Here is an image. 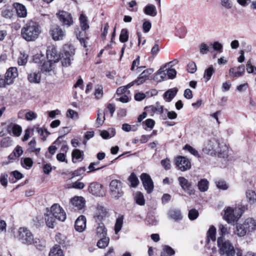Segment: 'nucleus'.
<instances>
[{
	"label": "nucleus",
	"instance_id": "obj_1",
	"mask_svg": "<svg viewBox=\"0 0 256 256\" xmlns=\"http://www.w3.org/2000/svg\"><path fill=\"white\" fill-rule=\"evenodd\" d=\"M66 218L64 210L57 204H53L50 210L47 208L46 212L44 214L46 224L50 228H54L56 220L64 222Z\"/></svg>",
	"mask_w": 256,
	"mask_h": 256
},
{
	"label": "nucleus",
	"instance_id": "obj_2",
	"mask_svg": "<svg viewBox=\"0 0 256 256\" xmlns=\"http://www.w3.org/2000/svg\"><path fill=\"white\" fill-rule=\"evenodd\" d=\"M42 32L41 27L36 22H28L21 30L22 37L27 42L36 40Z\"/></svg>",
	"mask_w": 256,
	"mask_h": 256
},
{
	"label": "nucleus",
	"instance_id": "obj_3",
	"mask_svg": "<svg viewBox=\"0 0 256 256\" xmlns=\"http://www.w3.org/2000/svg\"><path fill=\"white\" fill-rule=\"evenodd\" d=\"M204 152L212 156H217L220 158L228 156V149L226 146L221 144L219 141L212 138L204 144Z\"/></svg>",
	"mask_w": 256,
	"mask_h": 256
},
{
	"label": "nucleus",
	"instance_id": "obj_4",
	"mask_svg": "<svg viewBox=\"0 0 256 256\" xmlns=\"http://www.w3.org/2000/svg\"><path fill=\"white\" fill-rule=\"evenodd\" d=\"M217 243L221 256H234L235 250L229 240L220 236L218 238Z\"/></svg>",
	"mask_w": 256,
	"mask_h": 256
},
{
	"label": "nucleus",
	"instance_id": "obj_5",
	"mask_svg": "<svg viewBox=\"0 0 256 256\" xmlns=\"http://www.w3.org/2000/svg\"><path fill=\"white\" fill-rule=\"evenodd\" d=\"M74 48L73 46L66 45L64 48V52L60 58L61 62L63 66L68 67L70 65L71 62L74 60Z\"/></svg>",
	"mask_w": 256,
	"mask_h": 256
},
{
	"label": "nucleus",
	"instance_id": "obj_6",
	"mask_svg": "<svg viewBox=\"0 0 256 256\" xmlns=\"http://www.w3.org/2000/svg\"><path fill=\"white\" fill-rule=\"evenodd\" d=\"M18 238L22 244L27 245L32 244L35 239L31 232L24 227L18 229Z\"/></svg>",
	"mask_w": 256,
	"mask_h": 256
},
{
	"label": "nucleus",
	"instance_id": "obj_7",
	"mask_svg": "<svg viewBox=\"0 0 256 256\" xmlns=\"http://www.w3.org/2000/svg\"><path fill=\"white\" fill-rule=\"evenodd\" d=\"M110 194L116 200L118 199L124 194L122 183L118 180H114L110 184Z\"/></svg>",
	"mask_w": 256,
	"mask_h": 256
},
{
	"label": "nucleus",
	"instance_id": "obj_8",
	"mask_svg": "<svg viewBox=\"0 0 256 256\" xmlns=\"http://www.w3.org/2000/svg\"><path fill=\"white\" fill-rule=\"evenodd\" d=\"M224 214L223 218L228 224H232L236 222L240 218L236 211L232 207L228 206L224 210Z\"/></svg>",
	"mask_w": 256,
	"mask_h": 256
},
{
	"label": "nucleus",
	"instance_id": "obj_9",
	"mask_svg": "<svg viewBox=\"0 0 256 256\" xmlns=\"http://www.w3.org/2000/svg\"><path fill=\"white\" fill-rule=\"evenodd\" d=\"M108 216V212L104 206L101 205L97 206L94 217L96 222H102Z\"/></svg>",
	"mask_w": 256,
	"mask_h": 256
},
{
	"label": "nucleus",
	"instance_id": "obj_10",
	"mask_svg": "<svg viewBox=\"0 0 256 256\" xmlns=\"http://www.w3.org/2000/svg\"><path fill=\"white\" fill-rule=\"evenodd\" d=\"M154 72L153 68H148L144 70L138 76L137 80L129 83L128 87L132 86L134 84L138 85L144 82L150 78V76Z\"/></svg>",
	"mask_w": 256,
	"mask_h": 256
},
{
	"label": "nucleus",
	"instance_id": "obj_11",
	"mask_svg": "<svg viewBox=\"0 0 256 256\" xmlns=\"http://www.w3.org/2000/svg\"><path fill=\"white\" fill-rule=\"evenodd\" d=\"M176 164L178 169L182 172L186 171L191 168L190 160L182 156H179L176 158Z\"/></svg>",
	"mask_w": 256,
	"mask_h": 256
},
{
	"label": "nucleus",
	"instance_id": "obj_12",
	"mask_svg": "<svg viewBox=\"0 0 256 256\" xmlns=\"http://www.w3.org/2000/svg\"><path fill=\"white\" fill-rule=\"evenodd\" d=\"M140 178L144 189L148 194L151 193L154 190V186L150 175L146 173H142Z\"/></svg>",
	"mask_w": 256,
	"mask_h": 256
},
{
	"label": "nucleus",
	"instance_id": "obj_13",
	"mask_svg": "<svg viewBox=\"0 0 256 256\" xmlns=\"http://www.w3.org/2000/svg\"><path fill=\"white\" fill-rule=\"evenodd\" d=\"M178 181L182 188L186 192L190 195H193L195 194L194 190L192 188V182L182 176L178 178Z\"/></svg>",
	"mask_w": 256,
	"mask_h": 256
},
{
	"label": "nucleus",
	"instance_id": "obj_14",
	"mask_svg": "<svg viewBox=\"0 0 256 256\" xmlns=\"http://www.w3.org/2000/svg\"><path fill=\"white\" fill-rule=\"evenodd\" d=\"M58 19L62 24L68 27L74 23L71 14L65 11H60L58 14Z\"/></svg>",
	"mask_w": 256,
	"mask_h": 256
},
{
	"label": "nucleus",
	"instance_id": "obj_15",
	"mask_svg": "<svg viewBox=\"0 0 256 256\" xmlns=\"http://www.w3.org/2000/svg\"><path fill=\"white\" fill-rule=\"evenodd\" d=\"M50 34L54 40H62L65 36V32L58 26H52L50 30Z\"/></svg>",
	"mask_w": 256,
	"mask_h": 256
},
{
	"label": "nucleus",
	"instance_id": "obj_16",
	"mask_svg": "<svg viewBox=\"0 0 256 256\" xmlns=\"http://www.w3.org/2000/svg\"><path fill=\"white\" fill-rule=\"evenodd\" d=\"M88 190L90 192L96 196H102L104 194L102 186L98 182L91 183L88 186Z\"/></svg>",
	"mask_w": 256,
	"mask_h": 256
},
{
	"label": "nucleus",
	"instance_id": "obj_17",
	"mask_svg": "<svg viewBox=\"0 0 256 256\" xmlns=\"http://www.w3.org/2000/svg\"><path fill=\"white\" fill-rule=\"evenodd\" d=\"M144 110L148 112L150 116H152L155 113L162 114L164 112V108L160 102H157L155 105L146 106Z\"/></svg>",
	"mask_w": 256,
	"mask_h": 256
},
{
	"label": "nucleus",
	"instance_id": "obj_18",
	"mask_svg": "<svg viewBox=\"0 0 256 256\" xmlns=\"http://www.w3.org/2000/svg\"><path fill=\"white\" fill-rule=\"evenodd\" d=\"M168 216L170 219L174 220L176 222H178L182 220V215L181 210L176 208H172L168 210Z\"/></svg>",
	"mask_w": 256,
	"mask_h": 256
},
{
	"label": "nucleus",
	"instance_id": "obj_19",
	"mask_svg": "<svg viewBox=\"0 0 256 256\" xmlns=\"http://www.w3.org/2000/svg\"><path fill=\"white\" fill-rule=\"evenodd\" d=\"M18 76L17 68L16 67H11L9 68L6 73V76L7 82V85L12 84L14 80Z\"/></svg>",
	"mask_w": 256,
	"mask_h": 256
},
{
	"label": "nucleus",
	"instance_id": "obj_20",
	"mask_svg": "<svg viewBox=\"0 0 256 256\" xmlns=\"http://www.w3.org/2000/svg\"><path fill=\"white\" fill-rule=\"evenodd\" d=\"M244 224L248 233L254 232L256 230V218H248L244 220Z\"/></svg>",
	"mask_w": 256,
	"mask_h": 256
},
{
	"label": "nucleus",
	"instance_id": "obj_21",
	"mask_svg": "<svg viewBox=\"0 0 256 256\" xmlns=\"http://www.w3.org/2000/svg\"><path fill=\"white\" fill-rule=\"evenodd\" d=\"M46 56L48 60L53 63L58 62L60 58V56L56 48L48 50L46 52Z\"/></svg>",
	"mask_w": 256,
	"mask_h": 256
},
{
	"label": "nucleus",
	"instance_id": "obj_22",
	"mask_svg": "<svg viewBox=\"0 0 256 256\" xmlns=\"http://www.w3.org/2000/svg\"><path fill=\"white\" fill-rule=\"evenodd\" d=\"M75 229L79 232H83L86 228V218L84 216H79L75 222Z\"/></svg>",
	"mask_w": 256,
	"mask_h": 256
},
{
	"label": "nucleus",
	"instance_id": "obj_23",
	"mask_svg": "<svg viewBox=\"0 0 256 256\" xmlns=\"http://www.w3.org/2000/svg\"><path fill=\"white\" fill-rule=\"evenodd\" d=\"M70 202L77 210H82L84 206L85 200L82 196H74L71 199Z\"/></svg>",
	"mask_w": 256,
	"mask_h": 256
},
{
	"label": "nucleus",
	"instance_id": "obj_24",
	"mask_svg": "<svg viewBox=\"0 0 256 256\" xmlns=\"http://www.w3.org/2000/svg\"><path fill=\"white\" fill-rule=\"evenodd\" d=\"M96 234L98 238L103 237L107 235V229L102 222H96Z\"/></svg>",
	"mask_w": 256,
	"mask_h": 256
},
{
	"label": "nucleus",
	"instance_id": "obj_25",
	"mask_svg": "<svg viewBox=\"0 0 256 256\" xmlns=\"http://www.w3.org/2000/svg\"><path fill=\"white\" fill-rule=\"evenodd\" d=\"M236 68L238 70L237 72L236 71L235 68H230L229 70L230 74L234 77L236 78H238L242 76L245 72L244 66L242 64L238 66Z\"/></svg>",
	"mask_w": 256,
	"mask_h": 256
},
{
	"label": "nucleus",
	"instance_id": "obj_26",
	"mask_svg": "<svg viewBox=\"0 0 256 256\" xmlns=\"http://www.w3.org/2000/svg\"><path fill=\"white\" fill-rule=\"evenodd\" d=\"M14 6L19 17L24 18L26 16L27 11L26 7L24 5L16 2L14 4Z\"/></svg>",
	"mask_w": 256,
	"mask_h": 256
},
{
	"label": "nucleus",
	"instance_id": "obj_27",
	"mask_svg": "<svg viewBox=\"0 0 256 256\" xmlns=\"http://www.w3.org/2000/svg\"><path fill=\"white\" fill-rule=\"evenodd\" d=\"M234 233L238 236L242 237L248 233V232L246 228H245V226L244 223L243 224H238L236 225Z\"/></svg>",
	"mask_w": 256,
	"mask_h": 256
},
{
	"label": "nucleus",
	"instance_id": "obj_28",
	"mask_svg": "<svg viewBox=\"0 0 256 256\" xmlns=\"http://www.w3.org/2000/svg\"><path fill=\"white\" fill-rule=\"evenodd\" d=\"M178 90L176 88H171L168 90L164 94V98L166 101L170 102L176 96Z\"/></svg>",
	"mask_w": 256,
	"mask_h": 256
},
{
	"label": "nucleus",
	"instance_id": "obj_29",
	"mask_svg": "<svg viewBox=\"0 0 256 256\" xmlns=\"http://www.w3.org/2000/svg\"><path fill=\"white\" fill-rule=\"evenodd\" d=\"M28 78L30 83L38 84L40 82L41 74L39 72H32L28 74Z\"/></svg>",
	"mask_w": 256,
	"mask_h": 256
},
{
	"label": "nucleus",
	"instance_id": "obj_30",
	"mask_svg": "<svg viewBox=\"0 0 256 256\" xmlns=\"http://www.w3.org/2000/svg\"><path fill=\"white\" fill-rule=\"evenodd\" d=\"M144 12L151 16H155L157 14L156 8L152 4L147 5L144 8Z\"/></svg>",
	"mask_w": 256,
	"mask_h": 256
},
{
	"label": "nucleus",
	"instance_id": "obj_31",
	"mask_svg": "<svg viewBox=\"0 0 256 256\" xmlns=\"http://www.w3.org/2000/svg\"><path fill=\"white\" fill-rule=\"evenodd\" d=\"M49 256H64V253L60 246L55 245L51 249L49 253Z\"/></svg>",
	"mask_w": 256,
	"mask_h": 256
},
{
	"label": "nucleus",
	"instance_id": "obj_32",
	"mask_svg": "<svg viewBox=\"0 0 256 256\" xmlns=\"http://www.w3.org/2000/svg\"><path fill=\"white\" fill-rule=\"evenodd\" d=\"M246 195L247 200L250 204H254L256 202V194L254 190H248Z\"/></svg>",
	"mask_w": 256,
	"mask_h": 256
},
{
	"label": "nucleus",
	"instance_id": "obj_33",
	"mask_svg": "<svg viewBox=\"0 0 256 256\" xmlns=\"http://www.w3.org/2000/svg\"><path fill=\"white\" fill-rule=\"evenodd\" d=\"M209 185L208 181L205 178L202 179L198 182V190L202 192H204L208 190Z\"/></svg>",
	"mask_w": 256,
	"mask_h": 256
},
{
	"label": "nucleus",
	"instance_id": "obj_34",
	"mask_svg": "<svg viewBox=\"0 0 256 256\" xmlns=\"http://www.w3.org/2000/svg\"><path fill=\"white\" fill-rule=\"evenodd\" d=\"M124 218V216L122 215L119 216L116 218L114 226V232L116 234H118L121 230L123 224Z\"/></svg>",
	"mask_w": 256,
	"mask_h": 256
},
{
	"label": "nucleus",
	"instance_id": "obj_35",
	"mask_svg": "<svg viewBox=\"0 0 256 256\" xmlns=\"http://www.w3.org/2000/svg\"><path fill=\"white\" fill-rule=\"evenodd\" d=\"M105 114L102 110H98L97 114V118L96 120V126L97 128L101 126L105 120Z\"/></svg>",
	"mask_w": 256,
	"mask_h": 256
},
{
	"label": "nucleus",
	"instance_id": "obj_36",
	"mask_svg": "<svg viewBox=\"0 0 256 256\" xmlns=\"http://www.w3.org/2000/svg\"><path fill=\"white\" fill-rule=\"evenodd\" d=\"M216 228L214 226H211L208 229L207 232V240L206 241L208 242L212 240V241L216 240Z\"/></svg>",
	"mask_w": 256,
	"mask_h": 256
},
{
	"label": "nucleus",
	"instance_id": "obj_37",
	"mask_svg": "<svg viewBox=\"0 0 256 256\" xmlns=\"http://www.w3.org/2000/svg\"><path fill=\"white\" fill-rule=\"evenodd\" d=\"M52 64L53 62H50L49 60L44 61L40 66V70L44 72H50L52 70Z\"/></svg>",
	"mask_w": 256,
	"mask_h": 256
},
{
	"label": "nucleus",
	"instance_id": "obj_38",
	"mask_svg": "<svg viewBox=\"0 0 256 256\" xmlns=\"http://www.w3.org/2000/svg\"><path fill=\"white\" fill-rule=\"evenodd\" d=\"M175 251L170 246H163V250L161 252L160 256H168L174 255Z\"/></svg>",
	"mask_w": 256,
	"mask_h": 256
},
{
	"label": "nucleus",
	"instance_id": "obj_39",
	"mask_svg": "<svg viewBox=\"0 0 256 256\" xmlns=\"http://www.w3.org/2000/svg\"><path fill=\"white\" fill-rule=\"evenodd\" d=\"M100 240L97 242V246L100 248H104L108 246L110 238L106 236L100 237Z\"/></svg>",
	"mask_w": 256,
	"mask_h": 256
},
{
	"label": "nucleus",
	"instance_id": "obj_40",
	"mask_svg": "<svg viewBox=\"0 0 256 256\" xmlns=\"http://www.w3.org/2000/svg\"><path fill=\"white\" fill-rule=\"evenodd\" d=\"M79 20L80 26L82 30H86L89 28V26L88 24L87 18L84 14H81Z\"/></svg>",
	"mask_w": 256,
	"mask_h": 256
},
{
	"label": "nucleus",
	"instance_id": "obj_41",
	"mask_svg": "<svg viewBox=\"0 0 256 256\" xmlns=\"http://www.w3.org/2000/svg\"><path fill=\"white\" fill-rule=\"evenodd\" d=\"M45 56L42 54H37L34 56L33 60L34 62L40 66L45 61Z\"/></svg>",
	"mask_w": 256,
	"mask_h": 256
},
{
	"label": "nucleus",
	"instance_id": "obj_42",
	"mask_svg": "<svg viewBox=\"0 0 256 256\" xmlns=\"http://www.w3.org/2000/svg\"><path fill=\"white\" fill-rule=\"evenodd\" d=\"M172 62H171L169 63L166 64L164 66L161 68L157 72V74L160 76L162 80L168 78L166 68L170 64L172 63Z\"/></svg>",
	"mask_w": 256,
	"mask_h": 256
},
{
	"label": "nucleus",
	"instance_id": "obj_43",
	"mask_svg": "<svg viewBox=\"0 0 256 256\" xmlns=\"http://www.w3.org/2000/svg\"><path fill=\"white\" fill-rule=\"evenodd\" d=\"M36 139L33 138L28 143V145L30 146V150L32 152H35L36 154L38 155L40 150V148H36Z\"/></svg>",
	"mask_w": 256,
	"mask_h": 256
},
{
	"label": "nucleus",
	"instance_id": "obj_44",
	"mask_svg": "<svg viewBox=\"0 0 256 256\" xmlns=\"http://www.w3.org/2000/svg\"><path fill=\"white\" fill-rule=\"evenodd\" d=\"M214 68L212 66H210L207 69H206L204 71V77L206 79V82H207L208 81L214 72Z\"/></svg>",
	"mask_w": 256,
	"mask_h": 256
},
{
	"label": "nucleus",
	"instance_id": "obj_45",
	"mask_svg": "<svg viewBox=\"0 0 256 256\" xmlns=\"http://www.w3.org/2000/svg\"><path fill=\"white\" fill-rule=\"evenodd\" d=\"M135 200L136 202L141 206L144 205L145 200L143 194L140 192H138L135 194Z\"/></svg>",
	"mask_w": 256,
	"mask_h": 256
},
{
	"label": "nucleus",
	"instance_id": "obj_46",
	"mask_svg": "<svg viewBox=\"0 0 256 256\" xmlns=\"http://www.w3.org/2000/svg\"><path fill=\"white\" fill-rule=\"evenodd\" d=\"M82 152H81L80 150L76 149L73 150L72 152V161L75 162L74 161V158H76L78 160H82L83 159L82 158Z\"/></svg>",
	"mask_w": 256,
	"mask_h": 256
},
{
	"label": "nucleus",
	"instance_id": "obj_47",
	"mask_svg": "<svg viewBox=\"0 0 256 256\" xmlns=\"http://www.w3.org/2000/svg\"><path fill=\"white\" fill-rule=\"evenodd\" d=\"M128 180L130 183L131 186L132 187H136L139 183V180L134 173L130 174L128 178Z\"/></svg>",
	"mask_w": 256,
	"mask_h": 256
},
{
	"label": "nucleus",
	"instance_id": "obj_48",
	"mask_svg": "<svg viewBox=\"0 0 256 256\" xmlns=\"http://www.w3.org/2000/svg\"><path fill=\"white\" fill-rule=\"evenodd\" d=\"M128 32L126 29H122L120 36V40L122 42L128 41Z\"/></svg>",
	"mask_w": 256,
	"mask_h": 256
},
{
	"label": "nucleus",
	"instance_id": "obj_49",
	"mask_svg": "<svg viewBox=\"0 0 256 256\" xmlns=\"http://www.w3.org/2000/svg\"><path fill=\"white\" fill-rule=\"evenodd\" d=\"M115 134H116V132L114 130H111L110 133H109V132H108L106 130H104L101 131L100 136H102V137L103 138L107 139V138H110L114 136L115 135Z\"/></svg>",
	"mask_w": 256,
	"mask_h": 256
},
{
	"label": "nucleus",
	"instance_id": "obj_50",
	"mask_svg": "<svg viewBox=\"0 0 256 256\" xmlns=\"http://www.w3.org/2000/svg\"><path fill=\"white\" fill-rule=\"evenodd\" d=\"M28 56L25 54H20V56L18 58V63L19 66H24L28 62Z\"/></svg>",
	"mask_w": 256,
	"mask_h": 256
},
{
	"label": "nucleus",
	"instance_id": "obj_51",
	"mask_svg": "<svg viewBox=\"0 0 256 256\" xmlns=\"http://www.w3.org/2000/svg\"><path fill=\"white\" fill-rule=\"evenodd\" d=\"M184 148L185 150H188V152H190L191 154H193L194 156L198 158L200 157V155L198 150H196L195 148H194L190 146L188 144H186Z\"/></svg>",
	"mask_w": 256,
	"mask_h": 256
},
{
	"label": "nucleus",
	"instance_id": "obj_52",
	"mask_svg": "<svg viewBox=\"0 0 256 256\" xmlns=\"http://www.w3.org/2000/svg\"><path fill=\"white\" fill-rule=\"evenodd\" d=\"M14 155L10 154L9 156L10 158H12L13 156L20 157L23 153L22 148L18 146L14 150Z\"/></svg>",
	"mask_w": 256,
	"mask_h": 256
},
{
	"label": "nucleus",
	"instance_id": "obj_53",
	"mask_svg": "<svg viewBox=\"0 0 256 256\" xmlns=\"http://www.w3.org/2000/svg\"><path fill=\"white\" fill-rule=\"evenodd\" d=\"M166 72L168 79H172L175 78L176 74V71L175 69L170 68H169L166 67Z\"/></svg>",
	"mask_w": 256,
	"mask_h": 256
},
{
	"label": "nucleus",
	"instance_id": "obj_54",
	"mask_svg": "<svg viewBox=\"0 0 256 256\" xmlns=\"http://www.w3.org/2000/svg\"><path fill=\"white\" fill-rule=\"evenodd\" d=\"M198 214H199L198 211L196 210L194 208L190 210L189 211L188 216L190 220H196L198 217Z\"/></svg>",
	"mask_w": 256,
	"mask_h": 256
},
{
	"label": "nucleus",
	"instance_id": "obj_55",
	"mask_svg": "<svg viewBox=\"0 0 256 256\" xmlns=\"http://www.w3.org/2000/svg\"><path fill=\"white\" fill-rule=\"evenodd\" d=\"M12 141L10 138H4L0 142V146L3 148H7L12 145Z\"/></svg>",
	"mask_w": 256,
	"mask_h": 256
},
{
	"label": "nucleus",
	"instance_id": "obj_56",
	"mask_svg": "<svg viewBox=\"0 0 256 256\" xmlns=\"http://www.w3.org/2000/svg\"><path fill=\"white\" fill-rule=\"evenodd\" d=\"M22 164L24 168H30L32 166L33 162L30 158H26L24 159L23 162H22Z\"/></svg>",
	"mask_w": 256,
	"mask_h": 256
},
{
	"label": "nucleus",
	"instance_id": "obj_57",
	"mask_svg": "<svg viewBox=\"0 0 256 256\" xmlns=\"http://www.w3.org/2000/svg\"><path fill=\"white\" fill-rule=\"evenodd\" d=\"M25 116L27 120H32L37 118V114L32 111H29L26 114Z\"/></svg>",
	"mask_w": 256,
	"mask_h": 256
},
{
	"label": "nucleus",
	"instance_id": "obj_58",
	"mask_svg": "<svg viewBox=\"0 0 256 256\" xmlns=\"http://www.w3.org/2000/svg\"><path fill=\"white\" fill-rule=\"evenodd\" d=\"M66 116L72 119H77L78 118V113L71 109H70L67 111Z\"/></svg>",
	"mask_w": 256,
	"mask_h": 256
},
{
	"label": "nucleus",
	"instance_id": "obj_59",
	"mask_svg": "<svg viewBox=\"0 0 256 256\" xmlns=\"http://www.w3.org/2000/svg\"><path fill=\"white\" fill-rule=\"evenodd\" d=\"M217 188L219 189L226 190L228 188V186L224 181L218 180L216 182Z\"/></svg>",
	"mask_w": 256,
	"mask_h": 256
},
{
	"label": "nucleus",
	"instance_id": "obj_60",
	"mask_svg": "<svg viewBox=\"0 0 256 256\" xmlns=\"http://www.w3.org/2000/svg\"><path fill=\"white\" fill-rule=\"evenodd\" d=\"M187 70L188 72L192 74L195 72L196 70V64L193 62H190L188 64Z\"/></svg>",
	"mask_w": 256,
	"mask_h": 256
},
{
	"label": "nucleus",
	"instance_id": "obj_61",
	"mask_svg": "<svg viewBox=\"0 0 256 256\" xmlns=\"http://www.w3.org/2000/svg\"><path fill=\"white\" fill-rule=\"evenodd\" d=\"M218 229L220 232V234L222 235V236H225L226 234L228 233V229L226 225H224L222 224H220L218 226Z\"/></svg>",
	"mask_w": 256,
	"mask_h": 256
},
{
	"label": "nucleus",
	"instance_id": "obj_62",
	"mask_svg": "<svg viewBox=\"0 0 256 256\" xmlns=\"http://www.w3.org/2000/svg\"><path fill=\"white\" fill-rule=\"evenodd\" d=\"M161 164L166 170H168L170 168V160L167 158L162 160Z\"/></svg>",
	"mask_w": 256,
	"mask_h": 256
},
{
	"label": "nucleus",
	"instance_id": "obj_63",
	"mask_svg": "<svg viewBox=\"0 0 256 256\" xmlns=\"http://www.w3.org/2000/svg\"><path fill=\"white\" fill-rule=\"evenodd\" d=\"M152 28V24L150 22L146 20L142 24V29L144 32H148Z\"/></svg>",
	"mask_w": 256,
	"mask_h": 256
},
{
	"label": "nucleus",
	"instance_id": "obj_64",
	"mask_svg": "<svg viewBox=\"0 0 256 256\" xmlns=\"http://www.w3.org/2000/svg\"><path fill=\"white\" fill-rule=\"evenodd\" d=\"M22 130V128L18 124H14L12 127V132L16 136H19Z\"/></svg>",
	"mask_w": 256,
	"mask_h": 256
}]
</instances>
